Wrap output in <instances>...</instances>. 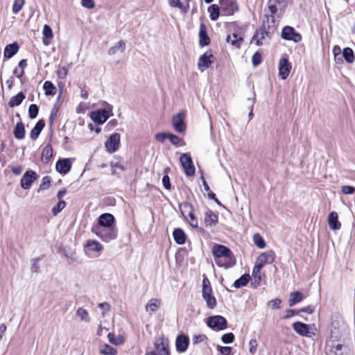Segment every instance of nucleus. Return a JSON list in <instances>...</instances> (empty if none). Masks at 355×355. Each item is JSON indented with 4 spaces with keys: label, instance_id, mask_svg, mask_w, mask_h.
Instances as JSON below:
<instances>
[{
    "label": "nucleus",
    "instance_id": "nucleus-20",
    "mask_svg": "<svg viewBox=\"0 0 355 355\" xmlns=\"http://www.w3.org/2000/svg\"><path fill=\"white\" fill-rule=\"evenodd\" d=\"M328 223L329 227L333 230H339L341 227L340 223L338 220V214L336 211H332L328 216Z\"/></svg>",
    "mask_w": 355,
    "mask_h": 355
},
{
    "label": "nucleus",
    "instance_id": "nucleus-50",
    "mask_svg": "<svg viewBox=\"0 0 355 355\" xmlns=\"http://www.w3.org/2000/svg\"><path fill=\"white\" fill-rule=\"evenodd\" d=\"M282 303V300L279 298H276L274 300H271L268 302V306L272 309H280V304Z\"/></svg>",
    "mask_w": 355,
    "mask_h": 355
},
{
    "label": "nucleus",
    "instance_id": "nucleus-60",
    "mask_svg": "<svg viewBox=\"0 0 355 355\" xmlns=\"http://www.w3.org/2000/svg\"><path fill=\"white\" fill-rule=\"evenodd\" d=\"M168 139L175 146H178L180 142V137L173 134H168Z\"/></svg>",
    "mask_w": 355,
    "mask_h": 355
},
{
    "label": "nucleus",
    "instance_id": "nucleus-43",
    "mask_svg": "<svg viewBox=\"0 0 355 355\" xmlns=\"http://www.w3.org/2000/svg\"><path fill=\"white\" fill-rule=\"evenodd\" d=\"M254 244L259 248L263 249L266 247V243L259 234H254L253 236Z\"/></svg>",
    "mask_w": 355,
    "mask_h": 355
},
{
    "label": "nucleus",
    "instance_id": "nucleus-34",
    "mask_svg": "<svg viewBox=\"0 0 355 355\" xmlns=\"http://www.w3.org/2000/svg\"><path fill=\"white\" fill-rule=\"evenodd\" d=\"M43 42L45 45L49 44V39L53 37V33L51 27L49 25H44L42 31Z\"/></svg>",
    "mask_w": 355,
    "mask_h": 355
},
{
    "label": "nucleus",
    "instance_id": "nucleus-13",
    "mask_svg": "<svg viewBox=\"0 0 355 355\" xmlns=\"http://www.w3.org/2000/svg\"><path fill=\"white\" fill-rule=\"evenodd\" d=\"M115 219L112 214L105 213L98 217V223L93 227H111L114 225Z\"/></svg>",
    "mask_w": 355,
    "mask_h": 355
},
{
    "label": "nucleus",
    "instance_id": "nucleus-59",
    "mask_svg": "<svg viewBox=\"0 0 355 355\" xmlns=\"http://www.w3.org/2000/svg\"><path fill=\"white\" fill-rule=\"evenodd\" d=\"M81 4L83 7L92 9L95 6L94 0H81Z\"/></svg>",
    "mask_w": 355,
    "mask_h": 355
},
{
    "label": "nucleus",
    "instance_id": "nucleus-36",
    "mask_svg": "<svg viewBox=\"0 0 355 355\" xmlns=\"http://www.w3.org/2000/svg\"><path fill=\"white\" fill-rule=\"evenodd\" d=\"M170 6L173 8H178L183 13H187L189 6H184L180 0H168Z\"/></svg>",
    "mask_w": 355,
    "mask_h": 355
},
{
    "label": "nucleus",
    "instance_id": "nucleus-29",
    "mask_svg": "<svg viewBox=\"0 0 355 355\" xmlns=\"http://www.w3.org/2000/svg\"><path fill=\"white\" fill-rule=\"evenodd\" d=\"M250 279V275L249 274H243L240 278L236 279L233 284L232 286L236 288H240L245 286Z\"/></svg>",
    "mask_w": 355,
    "mask_h": 355
},
{
    "label": "nucleus",
    "instance_id": "nucleus-63",
    "mask_svg": "<svg viewBox=\"0 0 355 355\" xmlns=\"http://www.w3.org/2000/svg\"><path fill=\"white\" fill-rule=\"evenodd\" d=\"M232 351L230 347H219V352L223 355H230Z\"/></svg>",
    "mask_w": 355,
    "mask_h": 355
},
{
    "label": "nucleus",
    "instance_id": "nucleus-6",
    "mask_svg": "<svg viewBox=\"0 0 355 355\" xmlns=\"http://www.w3.org/2000/svg\"><path fill=\"white\" fill-rule=\"evenodd\" d=\"M180 160L185 174L189 177L194 175L195 167L193 166L191 156L187 153H183L181 155Z\"/></svg>",
    "mask_w": 355,
    "mask_h": 355
},
{
    "label": "nucleus",
    "instance_id": "nucleus-48",
    "mask_svg": "<svg viewBox=\"0 0 355 355\" xmlns=\"http://www.w3.org/2000/svg\"><path fill=\"white\" fill-rule=\"evenodd\" d=\"M201 180L202 182V184L204 186L205 190L207 192L208 196L210 199H215V193H214L210 189L207 182H206L205 178L202 175Z\"/></svg>",
    "mask_w": 355,
    "mask_h": 355
},
{
    "label": "nucleus",
    "instance_id": "nucleus-7",
    "mask_svg": "<svg viewBox=\"0 0 355 355\" xmlns=\"http://www.w3.org/2000/svg\"><path fill=\"white\" fill-rule=\"evenodd\" d=\"M281 36L285 40H290L294 42H299L302 40L301 35L289 26L283 28Z\"/></svg>",
    "mask_w": 355,
    "mask_h": 355
},
{
    "label": "nucleus",
    "instance_id": "nucleus-2",
    "mask_svg": "<svg viewBox=\"0 0 355 355\" xmlns=\"http://www.w3.org/2000/svg\"><path fill=\"white\" fill-rule=\"evenodd\" d=\"M92 232L104 242H110L117 237V228L111 227H92Z\"/></svg>",
    "mask_w": 355,
    "mask_h": 355
},
{
    "label": "nucleus",
    "instance_id": "nucleus-11",
    "mask_svg": "<svg viewBox=\"0 0 355 355\" xmlns=\"http://www.w3.org/2000/svg\"><path fill=\"white\" fill-rule=\"evenodd\" d=\"M37 178V173L33 171H27L21 178V187L24 189H28L31 184Z\"/></svg>",
    "mask_w": 355,
    "mask_h": 355
},
{
    "label": "nucleus",
    "instance_id": "nucleus-22",
    "mask_svg": "<svg viewBox=\"0 0 355 355\" xmlns=\"http://www.w3.org/2000/svg\"><path fill=\"white\" fill-rule=\"evenodd\" d=\"M207 28L204 24H201L200 26V31H199V43L200 46H206L209 44L210 40L207 34Z\"/></svg>",
    "mask_w": 355,
    "mask_h": 355
},
{
    "label": "nucleus",
    "instance_id": "nucleus-46",
    "mask_svg": "<svg viewBox=\"0 0 355 355\" xmlns=\"http://www.w3.org/2000/svg\"><path fill=\"white\" fill-rule=\"evenodd\" d=\"M203 299L205 300L207 305L210 309H214L216 305V300L212 295L204 296Z\"/></svg>",
    "mask_w": 355,
    "mask_h": 355
},
{
    "label": "nucleus",
    "instance_id": "nucleus-18",
    "mask_svg": "<svg viewBox=\"0 0 355 355\" xmlns=\"http://www.w3.org/2000/svg\"><path fill=\"white\" fill-rule=\"evenodd\" d=\"M226 41L230 43L231 45L235 48H240L241 44L243 42V36L241 34L233 33L232 35H228Z\"/></svg>",
    "mask_w": 355,
    "mask_h": 355
},
{
    "label": "nucleus",
    "instance_id": "nucleus-5",
    "mask_svg": "<svg viewBox=\"0 0 355 355\" xmlns=\"http://www.w3.org/2000/svg\"><path fill=\"white\" fill-rule=\"evenodd\" d=\"M275 259L273 251L268 250L262 252L257 259L254 267L261 269L266 264H271Z\"/></svg>",
    "mask_w": 355,
    "mask_h": 355
},
{
    "label": "nucleus",
    "instance_id": "nucleus-12",
    "mask_svg": "<svg viewBox=\"0 0 355 355\" xmlns=\"http://www.w3.org/2000/svg\"><path fill=\"white\" fill-rule=\"evenodd\" d=\"M293 328L297 334L302 336L311 337L312 335H314V333L310 331V326L301 322H294L293 324Z\"/></svg>",
    "mask_w": 355,
    "mask_h": 355
},
{
    "label": "nucleus",
    "instance_id": "nucleus-54",
    "mask_svg": "<svg viewBox=\"0 0 355 355\" xmlns=\"http://www.w3.org/2000/svg\"><path fill=\"white\" fill-rule=\"evenodd\" d=\"M258 343L256 339H251L249 342V352L252 354L256 353L257 349Z\"/></svg>",
    "mask_w": 355,
    "mask_h": 355
},
{
    "label": "nucleus",
    "instance_id": "nucleus-32",
    "mask_svg": "<svg viewBox=\"0 0 355 355\" xmlns=\"http://www.w3.org/2000/svg\"><path fill=\"white\" fill-rule=\"evenodd\" d=\"M220 7L218 5L213 4L210 6L208 8V12L209 14V17L212 21H216L218 19L220 14Z\"/></svg>",
    "mask_w": 355,
    "mask_h": 355
},
{
    "label": "nucleus",
    "instance_id": "nucleus-45",
    "mask_svg": "<svg viewBox=\"0 0 355 355\" xmlns=\"http://www.w3.org/2000/svg\"><path fill=\"white\" fill-rule=\"evenodd\" d=\"M25 3V0H14L12 5V12L17 14L23 8Z\"/></svg>",
    "mask_w": 355,
    "mask_h": 355
},
{
    "label": "nucleus",
    "instance_id": "nucleus-52",
    "mask_svg": "<svg viewBox=\"0 0 355 355\" xmlns=\"http://www.w3.org/2000/svg\"><path fill=\"white\" fill-rule=\"evenodd\" d=\"M51 157H52V148L47 146L43 149L42 158L48 161Z\"/></svg>",
    "mask_w": 355,
    "mask_h": 355
},
{
    "label": "nucleus",
    "instance_id": "nucleus-26",
    "mask_svg": "<svg viewBox=\"0 0 355 355\" xmlns=\"http://www.w3.org/2000/svg\"><path fill=\"white\" fill-rule=\"evenodd\" d=\"M261 269H259L254 266L253 268L252 274V277H253V281L251 283V286L253 288H257L260 285V283L261 281Z\"/></svg>",
    "mask_w": 355,
    "mask_h": 355
},
{
    "label": "nucleus",
    "instance_id": "nucleus-38",
    "mask_svg": "<svg viewBox=\"0 0 355 355\" xmlns=\"http://www.w3.org/2000/svg\"><path fill=\"white\" fill-rule=\"evenodd\" d=\"M184 208L189 210V223L193 227H198V220L196 218L192 207L189 205H185Z\"/></svg>",
    "mask_w": 355,
    "mask_h": 355
},
{
    "label": "nucleus",
    "instance_id": "nucleus-55",
    "mask_svg": "<svg viewBox=\"0 0 355 355\" xmlns=\"http://www.w3.org/2000/svg\"><path fill=\"white\" fill-rule=\"evenodd\" d=\"M291 68H279V77L285 80L291 73Z\"/></svg>",
    "mask_w": 355,
    "mask_h": 355
},
{
    "label": "nucleus",
    "instance_id": "nucleus-3",
    "mask_svg": "<svg viewBox=\"0 0 355 355\" xmlns=\"http://www.w3.org/2000/svg\"><path fill=\"white\" fill-rule=\"evenodd\" d=\"M220 12L223 15L231 16L239 10L235 0H220Z\"/></svg>",
    "mask_w": 355,
    "mask_h": 355
},
{
    "label": "nucleus",
    "instance_id": "nucleus-27",
    "mask_svg": "<svg viewBox=\"0 0 355 355\" xmlns=\"http://www.w3.org/2000/svg\"><path fill=\"white\" fill-rule=\"evenodd\" d=\"M85 247L89 251L93 252H99L103 250V245L96 241L89 240Z\"/></svg>",
    "mask_w": 355,
    "mask_h": 355
},
{
    "label": "nucleus",
    "instance_id": "nucleus-21",
    "mask_svg": "<svg viewBox=\"0 0 355 355\" xmlns=\"http://www.w3.org/2000/svg\"><path fill=\"white\" fill-rule=\"evenodd\" d=\"M214 55L209 53H205L200 56L198 60V67H209L214 62Z\"/></svg>",
    "mask_w": 355,
    "mask_h": 355
},
{
    "label": "nucleus",
    "instance_id": "nucleus-37",
    "mask_svg": "<svg viewBox=\"0 0 355 355\" xmlns=\"http://www.w3.org/2000/svg\"><path fill=\"white\" fill-rule=\"evenodd\" d=\"M155 345L158 351L157 355H169L168 346L167 344L162 342L160 344L155 343Z\"/></svg>",
    "mask_w": 355,
    "mask_h": 355
},
{
    "label": "nucleus",
    "instance_id": "nucleus-10",
    "mask_svg": "<svg viewBox=\"0 0 355 355\" xmlns=\"http://www.w3.org/2000/svg\"><path fill=\"white\" fill-rule=\"evenodd\" d=\"M186 116V112L182 111L173 116L172 119V123L175 130L179 132H184L186 130V123H184V119Z\"/></svg>",
    "mask_w": 355,
    "mask_h": 355
},
{
    "label": "nucleus",
    "instance_id": "nucleus-57",
    "mask_svg": "<svg viewBox=\"0 0 355 355\" xmlns=\"http://www.w3.org/2000/svg\"><path fill=\"white\" fill-rule=\"evenodd\" d=\"M341 191L344 194H353L355 192V188L352 186L345 185L341 187Z\"/></svg>",
    "mask_w": 355,
    "mask_h": 355
},
{
    "label": "nucleus",
    "instance_id": "nucleus-44",
    "mask_svg": "<svg viewBox=\"0 0 355 355\" xmlns=\"http://www.w3.org/2000/svg\"><path fill=\"white\" fill-rule=\"evenodd\" d=\"M66 206V202L63 200H59V202L52 208V214L53 216H56L60 213Z\"/></svg>",
    "mask_w": 355,
    "mask_h": 355
},
{
    "label": "nucleus",
    "instance_id": "nucleus-9",
    "mask_svg": "<svg viewBox=\"0 0 355 355\" xmlns=\"http://www.w3.org/2000/svg\"><path fill=\"white\" fill-rule=\"evenodd\" d=\"M120 135L119 133L112 134L105 142V148L108 153H112L119 149L120 144Z\"/></svg>",
    "mask_w": 355,
    "mask_h": 355
},
{
    "label": "nucleus",
    "instance_id": "nucleus-25",
    "mask_svg": "<svg viewBox=\"0 0 355 355\" xmlns=\"http://www.w3.org/2000/svg\"><path fill=\"white\" fill-rule=\"evenodd\" d=\"M173 236L174 240L178 244L182 245L186 241V234L180 228H177L173 231Z\"/></svg>",
    "mask_w": 355,
    "mask_h": 355
},
{
    "label": "nucleus",
    "instance_id": "nucleus-56",
    "mask_svg": "<svg viewBox=\"0 0 355 355\" xmlns=\"http://www.w3.org/2000/svg\"><path fill=\"white\" fill-rule=\"evenodd\" d=\"M39 262H40V259H38V258L34 259L31 261V270L32 272H38L39 268H40Z\"/></svg>",
    "mask_w": 355,
    "mask_h": 355
},
{
    "label": "nucleus",
    "instance_id": "nucleus-31",
    "mask_svg": "<svg viewBox=\"0 0 355 355\" xmlns=\"http://www.w3.org/2000/svg\"><path fill=\"white\" fill-rule=\"evenodd\" d=\"M125 49V44L123 41L118 42L114 46L111 47L109 50L110 55H114L116 53H122Z\"/></svg>",
    "mask_w": 355,
    "mask_h": 355
},
{
    "label": "nucleus",
    "instance_id": "nucleus-62",
    "mask_svg": "<svg viewBox=\"0 0 355 355\" xmlns=\"http://www.w3.org/2000/svg\"><path fill=\"white\" fill-rule=\"evenodd\" d=\"M166 138H168V134L159 132L155 135L156 140L161 143H163Z\"/></svg>",
    "mask_w": 355,
    "mask_h": 355
},
{
    "label": "nucleus",
    "instance_id": "nucleus-42",
    "mask_svg": "<svg viewBox=\"0 0 355 355\" xmlns=\"http://www.w3.org/2000/svg\"><path fill=\"white\" fill-rule=\"evenodd\" d=\"M100 353L101 354H104V355H116L117 353V351L114 347H112L108 345H105L100 349Z\"/></svg>",
    "mask_w": 355,
    "mask_h": 355
},
{
    "label": "nucleus",
    "instance_id": "nucleus-16",
    "mask_svg": "<svg viewBox=\"0 0 355 355\" xmlns=\"http://www.w3.org/2000/svg\"><path fill=\"white\" fill-rule=\"evenodd\" d=\"M204 223L206 227L215 226L218 223V215L211 210H207L205 214Z\"/></svg>",
    "mask_w": 355,
    "mask_h": 355
},
{
    "label": "nucleus",
    "instance_id": "nucleus-1",
    "mask_svg": "<svg viewBox=\"0 0 355 355\" xmlns=\"http://www.w3.org/2000/svg\"><path fill=\"white\" fill-rule=\"evenodd\" d=\"M212 254L216 263L219 267L227 268L234 266L236 263V259L232 251L223 245L214 244L212 248Z\"/></svg>",
    "mask_w": 355,
    "mask_h": 355
},
{
    "label": "nucleus",
    "instance_id": "nucleus-51",
    "mask_svg": "<svg viewBox=\"0 0 355 355\" xmlns=\"http://www.w3.org/2000/svg\"><path fill=\"white\" fill-rule=\"evenodd\" d=\"M98 306L101 309L102 312L101 314L103 316H105V315L109 312L111 309V306L107 302H102L99 303Z\"/></svg>",
    "mask_w": 355,
    "mask_h": 355
},
{
    "label": "nucleus",
    "instance_id": "nucleus-8",
    "mask_svg": "<svg viewBox=\"0 0 355 355\" xmlns=\"http://www.w3.org/2000/svg\"><path fill=\"white\" fill-rule=\"evenodd\" d=\"M275 31V28L270 26L266 28L265 27V25H263V27L258 30L256 33V34L252 37V42H255L257 45H262L266 38L268 37V35L270 33H273Z\"/></svg>",
    "mask_w": 355,
    "mask_h": 355
},
{
    "label": "nucleus",
    "instance_id": "nucleus-41",
    "mask_svg": "<svg viewBox=\"0 0 355 355\" xmlns=\"http://www.w3.org/2000/svg\"><path fill=\"white\" fill-rule=\"evenodd\" d=\"M43 88L46 96L54 95L56 92V88L54 87L53 83L49 81H46L44 83Z\"/></svg>",
    "mask_w": 355,
    "mask_h": 355
},
{
    "label": "nucleus",
    "instance_id": "nucleus-23",
    "mask_svg": "<svg viewBox=\"0 0 355 355\" xmlns=\"http://www.w3.org/2000/svg\"><path fill=\"white\" fill-rule=\"evenodd\" d=\"M44 125H45L44 121L43 119L39 120L31 132V135H30L31 138L33 140L36 139L39 137V135H40L41 131L42 130V129L44 128Z\"/></svg>",
    "mask_w": 355,
    "mask_h": 355
},
{
    "label": "nucleus",
    "instance_id": "nucleus-49",
    "mask_svg": "<svg viewBox=\"0 0 355 355\" xmlns=\"http://www.w3.org/2000/svg\"><path fill=\"white\" fill-rule=\"evenodd\" d=\"M221 340L223 343H232L234 340V336L232 333H227L222 336Z\"/></svg>",
    "mask_w": 355,
    "mask_h": 355
},
{
    "label": "nucleus",
    "instance_id": "nucleus-53",
    "mask_svg": "<svg viewBox=\"0 0 355 355\" xmlns=\"http://www.w3.org/2000/svg\"><path fill=\"white\" fill-rule=\"evenodd\" d=\"M255 97H256L255 93L253 92H252V96L248 98V101L250 103V107H249V110H250L249 117H250V119H252V117H253L252 111H253V105H254V102H255Z\"/></svg>",
    "mask_w": 355,
    "mask_h": 355
},
{
    "label": "nucleus",
    "instance_id": "nucleus-28",
    "mask_svg": "<svg viewBox=\"0 0 355 355\" xmlns=\"http://www.w3.org/2000/svg\"><path fill=\"white\" fill-rule=\"evenodd\" d=\"M19 46L17 43L8 44L4 49V56L10 58L18 51Z\"/></svg>",
    "mask_w": 355,
    "mask_h": 355
},
{
    "label": "nucleus",
    "instance_id": "nucleus-15",
    "mask_svg": "<svg viewBox=\"0 0 355 355\" xmlns=\"http://www.w3.org/2000/svg\"><path fill=\"white\" fill-rule=\"evenodd\" d=\"M56 170L62 174H67L71 168V162L70 159H59L56 163Z\"/></svg>",
    "mask_w": 355,
    "mask_h": 355
},
{
    "label": "nucleus",
    "instance_id": "nucleus-58",
    "mask_svg": "<svg viewBox=\"0 0 355 355\" xmlns=\"http://www.w3.org/2000/svg\"><path fill=\"white\" fill-rule=\"evenodd\" d=\"M252 64L254 66L259 65L261 62V55L259 52H256L252 58Z\"/></svg>",
    "mask_w": 355,
    "mask_h": 355
},
{
    "label": "nucleus",
    "instance_id": "nucleus-4",
    "mask_svg": "<svg viewBox=\"0 0 355 355\" xmlns=\"http://www.w3.org/2000/svg\"><path fill=\"white\" fill-rule=\"evenodd\" d=\"M207 326L214 330L220 331L227 328V320L221 315L211 316L207 319Z\"/></svg>",
    "mask_w": 355,
    "mask_h": 355
},
{
    "label": "nucleus",
    "instance_id": "nucleus-39",
    "mask_svg": "<svg viewBox=\"0 0 355 355\" xmlns=\"http://www.w3.org/2000/svg\"><path fill=\"white\" fill-rule=\"evenodd\" d=\"M76 315L80 318L82 321L88 322H89V317L87 311L82 307L76 310Z\"/></svg>",
    "mask_w": 355,
    "mask_h": 355
},
{
    "label": "nucleus",
    "instance_id": "nucleus-30",
    "mask_svg": "<svg viewBox=\"0 0 355 355\" xmlns=\"http://www.w3.org/2000/svg\"><path fill=\"white\" fill-rule=\"evenodd\" d=\"M304 298L302 293L299 291L292 292L290 294V299L288 300L289 306H293L295 304L300 302Z\"/></svg>",
    "mask_w": 355,
    "mask_h": 355
},
{
    "label": "nucleus",
    "instance_id": "nucleus-64",
    "mask_svg": "<svg viewBox=\"0 0 355 355\" xmlns=\"http://www.w3.org/2000/svg\"><path fill=\"white\" fill-rule=\"evenodd\" d=\"M57 74L60 78H64L67 74V68H59V69L57 71Z\"/></svg>",
    "mask_w": 355,
    "mask_h": 355
},
{
    "label": "nucleus",
    "instance_id": "nucleus-19",
    "mask_svg": "<svg viewBox=\"0 0 355 355\" xmlns=\"http://www.w3.org/2000/svg\"><path fill=\"white\" fill-rule=\"evenodd\" d=\"M161 300L157 298L150 299L145 306L146 311L148 313L155 312L161 306Z\"/></svg>",
    "mask_w": 355,
    "mask_h": 355
},
{
    "label": "nucleus",
    "instance_id": "nucleus-47",
    "mask_svg": "<svg viewBox=\"0 0 355 355\" xmlns=\"http://www.w3.org/2000/svg\"><path fill=\"white\" fill-rule=\"evenodd\" d=\"M38 107L35 104H31L28 107V114L31 119H35L38 114Z\"/></svg>",
    "mask_w": 355,
    "mask_h": 355
},
{
    "label": "nucleus",
    "instance_id": "nucleus-14",
    "mask_svg": "<svg viewBox=\"0 0 355 355\" xmlns=\"http://www.w3.org/2000/svg\"><path fill=\"white\" fill-rule=\"evenodd\" d=\"M109 116L107 112L105 110H100L94 111L91 113L92 119L99 124H103L108 119Z\"/></svg>",
    "mask_w": 355,
    "mask_h": 355
},
{
    "label": "nucleus",
    "instance_id": "nucleus-24",
    "mask_svg": "<svg viewBox=\"0 0 355 355\" xmlns=\"http://www.w3.org/2000/svg\"><path fill=\"white\" fill-rule=\"evenodd\" d=\"M25 127L22 122H18L13 131L14 136L17 139H22L25 137Z\"/></svg>",
    "mask_w": 355,
    "mask_h": 355
},
{
    "label": "nucleus",
    "instance_id": "nucleus-35",
    "mask_svg": "<svg viewBox=\"0 0 355 355\" xmlns=\"http://www.w3.org/2000/svg\"><path fill=\"white\" fill-rule=\"evenodd\" d=\"M342 57L345 58L346 62L349 64H352L354 60V54L351 48L347 47L343 50Z\"/></svg>",
    "mask_w": 355,
    "mask_h": 355
},
{
    "label": "nucleus",
    "instance_id": "nucleus-40",
    "mask_svg": "<svg viewBox=\"0 0 355 355\" xmlns=\"http://www.w3.org/2000/svg\"><path fill=\"white\" fill-rule=\"evenodd\" d=\"M211 287L209 279L205 277L202 281V297L211 295Z\"/></svg>",
    "mask_w": 355,
    "mask_h": 355
},
{
    "label": "nucleus",
    "instance_id": "nucleus-61",
    "mask_svg": "<svg viewBox=\"0 0 355 355\" xmlns=\"http://www.w3.org/2000/svg\"><path fill=\"white\" fill-rule=\"evenodd\" d=\"M162 184L166 189L169 190L171 189L170 178L168 175H164L162 178Z\"/></svg>",
    "mask_w": 355,
    "mask_h": 355
},
{
    "label": "nucleus",
    "instance_id": "nucleus-33",
    "mask_svg": "<svg viewBox=\"0 0 355 355\" xmlns=\"http://www.w3.org/2000/svg\"><path fill=\"white\" fill-rule=\"evenodd\" d=\"M24 98V94L22 92H19L17 95L11 98L10 101L8 103V105L11 107L18 106L21 103Z\"/></svg>",
    "mask_w": 355,
    "mask_h": 355
},
{
    "label": "nucleus",
    "instance_id": "nucleus-17",
    "mask_svg": "<svg viewBox=\"0 0 355 355\" xmlns=\"http://www.w3.org/2000/svg\"><path fill=\"white\" fill-rule=\"evenodd\" d=\"M175 345L178 352H184L188 347L189 339L184 335H180L177 337Z\"/></svg>",
    "mask_w": 355,
    "mask_h": 355
}]
</instances>
